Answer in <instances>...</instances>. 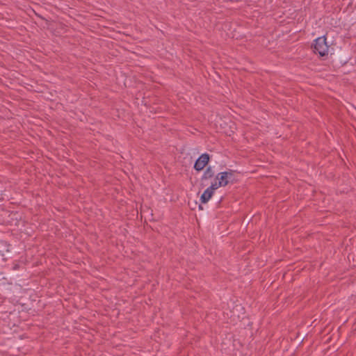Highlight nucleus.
I'll list each match as a JSON object with an SVG mask.
<instances>
[{
	"label": "nucleus",
	"mask_w": 356,
	"mask_h": 356,
	"mask_svg": "<svg viewBox=\"0 0 356 356\" xmlns=\"http://www.w3.org/2000/svg\"><path fill=\"white\" fill-rule=\"evenodd\" d=\"M213 175V172L211 168H208L204 174V177L206 179L211 178Z\"/></svg>",
	"instance_id": "nucleus-5"
},
{
	"label": "nucleus",
	"mask_w": 356,
	"mask_h": 356,
	"mask_svg": "<svg viewBox=\"0 0 356 356\" xmlns=\"http://www.w3.org/2000/svg\"><path fill=\"white\" fill-rule=\"evenodd\" d=\"M216 185H211L207 188L201 195L200 200L202 203H207L212 197L214 191L217 189Z\"/></svg>",
	"instance_id": "nucleus-4"
},
{
	"label": "nucleus",
	"mask_w": 356,
	"mask_h": 356,
	"mask_svg": "<svg viewBox=\"0 0 356 356\" xmlns=\"http://www.w3.org/2000/svg\"><path fill=\"white\" fill-rule=\"evenodd\" d=\"M232 177V171L220 172L216 175L214 182L211 184L216 185L215 187L218 189L220 187L227 185Z\"/></svg>",
	"instance_id": "nucleus-1"
},
{
	"label": "nucleus",
	"mask_w": 356,
	"mask_h": 356,
	"mask_svg": "<svg viewBox=\"0 0 356 356\" xmlns=\"http://www.w3.org/2000/svg\"><path fill=\"white\" fill-rule=\"evenodd\" d=\"M209 160V157L207 154H202L195 163V165H194L195 169L198 171L202 170L205 167V165L208 163Z\"/></svg>",
	"instance_id": "nucleus-3"
},
{
	"label": "nucleus",
	"mask_w": 356,
	"mask_h": 356,
	"mask_svg": "<svg viewBox=\"0 0 356 356\" xmlns=\"http://www.w3.org/2000/svg\"><path fill=\"white\" fill-rule=\"evenodd\" d=\"M238 309H241V307H240L239 306H236V308H235V309H236V311H238Z\"/></svg>",
	"instance_id": "nucleus-6"
},
{
	"label": "nucleus",
	"mask_w": 356,
	"mask_h": 356,
	"mask_svg": "<svg viewBox=\"0 0 356 356\" xmlns=\"http://www.w3.org/2000/svg\"><path fill=\"white\" fill-rule=\"evenodd\" d=\"M314 48L315 52L318 53L321 56L327 54L329 47L327 44L325 36L319 37L315 40Z\"/></svg>",
	"instance_id": "nucleus-2"
}]
</instances>
